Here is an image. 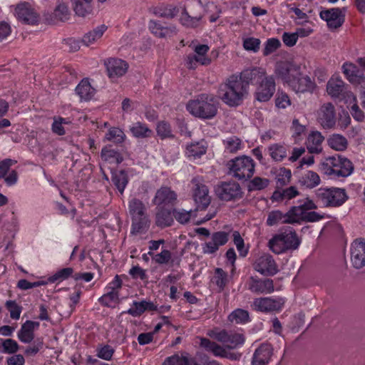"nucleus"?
<instances>
[{"instance_id":"obj_16","label":"nucleus","mask_w":365,"mask_h":365,"mask_svg":"<svg viewBox=\"0 0 365 365\" xmlns=\"http://www.w3.org/2000/svg\"><path fill=\"white\" fill-rule=\"evenodd\" d=\"M346 9L342 10L339 8L322 11L320 12L322 19L327 21L328 26L331 29H335L340 27L344 21V12Z\"/></svg>"},{"instance_id":"obj_40","label":"nucleus","mask_w":365,"mask_h":365,"mask_svg":"<svg viewBox=\"0 0 365 365\" xmlns=\"http://www.w3.org/2000/svg\"><path fill=\"white\" fill-rule=\"evenodd\" d=\"M112 182L120 194H123L128 182V178L124 170L112 172Z\"/></svg>"},{"instance_id":"obj_20","label":"nucleus","mask_w":365,"mask_h":365,"mask_svg":"<svg viewBox=\"0 0 365 365\" xmlns=\"http://www.w3.org/2000/svg\"><path fill=\"white\" fill-rule=\"evenodd\" d=\"M218 197L224 200H230L240 195V187L235 182H222L216 188Z\"/></svg>"},{"instance_id":"obj_49","label":"nucleus","mask_w":365,"mask_h":365,"mask_svg":"<svg viewBox=\"0 0 365 365\" xmlns=\"http://www.w3.org/2000/svg\"><path fill=\"white\" fill-rule=\"evenodd\" d=\"M69 123L70 120L68 118L55 117L51 125L52 132L58 135H63L66 133L65 125Z\"/></svg>"},{"instance_id":"obj_11","label":"nucleus","mask_w":365,"mask_h":365,"mask_svg":"<svg viewBox=\"0 0 365 365\" xmlns=\"http://www.w3.org/2000/svg\"><path fill=\"white\" fill-rule=\"evenodd\" d=\"M300 67L294 62L285 61L277 63L274 74L277 78L289 85L294 77L299 74Z\"/></svg>"},{"instance_id":"obj_48","label":"nucleus","mask_w":365,"mask_h":365,"mask_svg":"<svg viewBox=\"0 0 365 365\" xmlns=\"http://www.w3.org/2000/svg\"><path fill=\"white\" fill-rule=\"evenodd\" d=\"M292 172L289 169L280 168L276 172V181L277 186L283 187L290 182Z\"/></svg>"},{"instance_id":"obj_62","label":"nucleus","mask_w":365,"mask_h":365,"mask_svg":"<svg viewBox=\"0 0 365 365\" xmlns=\"http://www.w3.org/2000/svg\"><path fill=\"white\" fill-rule=\"evenodd\" d=\"M124 138H125V135H124L123 132L118 128H110L106 135V138L107 140H113L115 143L123 142L124 140Z\"/></svg>"},{"instance_id":"obj_54","label":"nucleus","mask_w":365,"mask_h":365,"mask_svg":"<svg viewBox=\"0 0 365 365\" xmlns=\"http://www.w3.org/2000/svg\"><path fill=\"white\" fill-rule=\"evenodd\" d=\"M2 349L0 351L6 354H14L19 349V345L16 341L11 339H0Z\"/></svg>"},{"instance_id":"obj_10","label":"nucleus","mask_w":365,"mask_h":365,"mask_svg":"<svg viewBox=\"0 0 365 365\" xmlns=\"http://www.w3.org/2000/svg\"><path fill=\"white\" fill-rule=\"evenodd\" d=\"M129 212L132 217L131 228H144L148 227L149 220L145 212L143 203L137 199H133L129 202Z\"/></svg>"},{"instance_id":"obj_41","label":"nucleus","mask_w":365,"mask_h":365,"mask_svg":"<svg viewBox=\"0 0 365 365\" xmlns=\"http://www.w3.org/2000/svg\"><path fill=\"white\" fill-rule=\"evenodd\" d=\"M193 50L195 54H193L199 61V64L202 66H207L211 63V59L208 57L207 53L210 48L206 44H198L194 46Z\"/></svg>"},{"instance_id":"obj_63","label":"nucleus","mask_w":365,"mask_h":365,"mask_svg":"<svg viewBox=\"0 0 365 365\" xmlns=\"http://www.w3.org/2000/svg\"><path fill=\"white\" fill-rule=\"evenodd\" d=\"M118 291L108 290L100 299L99 302L106 306H109L111 302H117L118 299Z\"/></svg>"},{"instance_id":"obj_32","label":"nucleus","mask_w":365,"mask_h":365,"mask_svg":"<svg viewBox=\"0 0 365 365\" xmlns=\"http://www.w3.org/2000/svg\"><path fill=\"white\" fill-rule=\"evenodd\" d=\"M267 152L273 161L279 163L287 158L288 148L284 144L272 143L267 147Z\"/></svg>"},{"instance_id":"obj_31","label":"nucleus","mask_w":365,"mask_h":365,"mask_svg":"<svg viewBox=\"0 0 365 365\" xmlns=\"http://www.w3.org/2000/svg\"><path fill=\"white\" fill-rule=\"evenodd\" d=\"M324 137L319 131H312L307 139V148L311 153H319L322 150Z\"/></svg>"},{"instance_id":"obj_36","label":"nucleus","mask_w":365,"mask_h":365,"mask_svg":"<svg viewBox=\"0 0 365 365\" xmlns=\"http://www.w3.org/2000/svg\"><path fill=\"white\" fill-rule=\"evenodd\" d=\"M76 92L81 100L89 101L93 97L95 89L87 79H83L76 86Z\"/></svg>"},{"instance_id":"obj_55","label":"nucleus","mask_w":365,"mask_h":365,"mask_svg":"<svg viewBox=\"0 0 365 365\" xmlns=\"http://www.w3.org/2000/svg\"><path fill=\"white\" fill-rule=\"evenodd\" d=\"M229 319L237 324L245 323L249 319V314L244 309H237L230 314Z\"/></svg>"},{"instance_id":"obj_18","label":"nucleus","mask_w":365,"mask_h":365,"mask_svg":"<svg viewBox=\"0 0 365 365\" xmlns=\"http://www.w3.org/2000/svg\"><path fill=\"white\" fill-rule=\"evenodd\" d=\"M248 289L255 294H269L274 289L272 279H261L255 277H250Z\"/></svg>"},{"instance_id":"obj_3","label":"nucleus","mask_w":365,"mask_h":365,"mask_svg":"<svg viewBox=\"0 0 365 365\" xmlns=\"http://www.w3.org/2000/svg\"><path fill=\"white\" fill-rule=\"evenodd\" d=\"M319 170L330 178L348 177L354 170L352 163L341 155L325 158L319 164Z\"/></svg>"},{"instance_id":"obj_19","label":"nucleus","mask_w":365,"mask_h":365,"mask_svg":"<svg viewBox=\"0 0 365 365\" xmlns=\"http://www.w3.org/2000/svg\"><path fill=\"white\" fill-rule=\"evenodd\" d=\"M198 210L187 211L185 210H177L174 211L173 215L175 218L182 225L188 222L189 221H192L194 225H199L202 224L205 221L210 220L215 214V212L213 211L212 213L207 215L206 218L196 219V212Z\"/></svg>"},{"instance_id":"obj_58","label":"nucleus","mask_w":365,"mask_h":365,"mask_svg":"<svg viewBox=\"0 0 365 365\" xmlns=\"http://www.w3.org/2000/svg\"><path fill=\"white\" fill-rule=\"evenodd\" d=\"M5 306L10 313V317L13 319H19L22 311V307L19 306L16 301H6Z\"/></svg>"},{"instance_id":"obj_61","label":"nucleus","mask_w":365,"mask_h":365,"mask_svg":"<svg viewBox=\"0 0 365 365\" xmlns=\"http://www.w3.org/2000/svg\"><path fill=\"white\" fill-rule=\"evenodd\" d=\"M73 272V269L71 267H66L61 269V270L56 272L53 276L48 278L50 282H54L56 281L64 280L70 277Z\"/></svg>"},{"instance_id":"obj_23","label":"nucleus","mask_w":365,"mask_h":365,"mask_svg":"<svg viewBox=\"0 0 365 365\" xmlns=\"http://www.w3.org/2000/svg\"><path fill=\"white\" fill-rule=\"evenodd\" d=\"M296 93L313 92L316 85L308 76L299 73L288 85Z\"/></svg>"},{"instance_id":"obj_53","label":"nucleus","mask_w":365,"mask_h":365,"mask_svg":"<svg viewBox=\"0 0 365 365\" xmlns=\"http://www.w3.org/2000/svg\"><path fill=\"white\" fill-rule=\"evenodd\" d=\"M280 41L277 38H268L264 43V47L262 51L264 56H267L276 51L281 46Z\"/></svg>"},{"instance_id":"obj_51","label":"nucleus","mask_w":365,"mask_h":365,"mask_svg":"<svg viewBox=\"0 0 365 365\" xmlns=\"http://www.w3.org/2000/svg\"><path fill=\"white\" fill-rule=\"evenodd\" d=\"M163 365H193V360H190L183 355L175 354L168 357L163 363Z\"/></svg>"},{"instance_id":"obj_15","label":"nucleus","mask_w":365,"mask_h":365,"mask_svg":"<svg viewBox=\"0 0 365 365\" xmlns=\"http://www.w3.org/2000/svg\"><path fill=\"white\" fill-rule=\"evenodd\" d=\"M254 268L265 276H273L278 272L277 264L269 254H264L259 257L255 262Z\"/></svg>"},{"instance_id":"obj_35","label":"nucleus","mask_w":365,"mask_h":365,"mask_svg":"<svg viewBox=\"0 0 365 365\" xmlns=\"http://www.w3.org/2000/svg\"><path fill=\"white\" fill-rule=\"evenodd\" d=\"M344 83L339 76H333L327 83V91L331 97H339L343 92Z\"/></svg>"},{"instance_id":"obj_2","label":"nucleus","mask_w":365,"mask_h":365,"mask_svg":"<svg viewBox=\"0 0 365 365\" xmlns=\"http://www.w3.org/2000/svg\"><path fill=\"white\" fill-rule=\"evenodd\" d=\"M186 108L195 117L202 119H211L217 113V104L213 95L202 93L190 101Z\"/></svg>"},{"instance_id":"obj_17","label":"nucleus","mask_w":365,"mask_h":365,"mask_svg":"<svg viewBox=\"0 0 365 365\" xmlns=\"http://www.w3.org/2000/svg\"><path fill=\"white\" fill-rule=\"evenodd\" d=\"M105 65L108 75L112 81L125 75L128 69V64L125 61L118 58L108 59Z\"/></svg>"},{"instance_id":"obj_8","label":"nucleus","mask_w":365,"mask_h":365,"mask_svg":"<svg viewBox=\"0 0 365 365\" xmlns=\"http://www.w3.org/2000/svg\"><path fill=\"white\" fill-rule=\"evenodd\" d=\"M207 335L222 343L229 349H236L245 342V336L242 334L228 331L225 329H212L207 332Z\"/></svg>"},{"instance_id":"obj_37","label":"nucleus","mask_w":365,"mask_h":365,"mask_svg":"<svg viewBox=\"0 0 365 365\" xmlns=\"http://www.w3.org/2000/svg\"><path fill=\"white\" fill-rule=\"evenodd\" d=\"M327 144L332 150L344 151L348 147V140L344 135L334 133L329 136Z\"/></svg>"},{"instance_id":"obj_34","label":"nucleus","mask_w":365,"mask_h":365,"mask_svg":"<svg viewBox=\"0 0 365 365\" xmlns=\"http://www.w3.org/2000/svg\"><path fill=\"white\" fill-rule=\"evenodd\" d=\"M107 29L108 27L104 24L98 26L83 36L82 43L87 46L96 43L101 38Z\"/></svg>"},{"instance_id":"obj_4","label":"nucleus","mask_w":365,"mask_h":365,"mask_svg":"<svg viewBox=\"0 0 365 365\" xmlns=\"http://www.w3.org/2000/svg\"><path fill=\"white\" fill-rule=\"evenodd\" d=\"M301 239L294 231L286 230L274 235L268 242V247L274 254L279 255L289 250H297Z\"/></svg>"},{"instance_id":"obj_13","label":"nucleus","mask_w":365,"mask_h":365,"mask_svg":"<svg viewBox=\"0 0 365 365\" xmlns=\"http://www.w3.org/2000/svg\"><path fill=\"white\" fill-rule=\"evenodd\" d=\"M284 304V299L281 297H260L254 300L252 307L256 311L270 312L279 311Z\"/></svg>"},{"instance_id":"obj_38","label":"nucleus","mask_w":365,"mask_h":365,"mask_svg":"<svg viewBox=\"0 0 365 365\" xmlns=\"http://www.w3.org/2000/svg\"><path fill=\"white\" fill-rule=\"evenodd\" d=\"M299 183L307 188H314L321 182L319 175L312 171L307 170L304 172L299 180Z\"/></svg>"},{"instance_id":"obj_64","label":"nucleus","mask_w":365,"mask_h":365,"mask_svg":"<svg viewBox=\"0 0 365 365\" xmlns=\"http://www.w3.org/2000/svg\"><path fill=\"white\" fill-rule=\"evenodd\" d=\"M55 18L61 21H65L69 15L68 9L64 4H58L53 12Z\"/></svg>"},{"instance_id":"obj_33","label":"nucleus","mask_w":365,"mask_h":365,"mask_svg":"<svg viewBox=\"0 0 365 365\" xmlns=\"http://www.w3.org/2000/svg\"><path fill=\"white\" fill-rule=\"evenodd\" d=\"M206 150V143L202 140L187 145L185 149V155L190 160H195L203 155Z\"/></svg>"},{"instance_id":"obj_44","label":"nucleus","mask_w":365,"mask_h":365,"mask_svg":"<svg viewBox=\"0 0 365 365\" xmlns=\"http://www.w3.org/2000/svg\"><path fill=\"white\" fill-rule=\"evenodd\" d=\"M281 224H287L286 213L280 210H273L269 212L267 218V226H277Z\"/></svg>"},{"instance_id":"obj_22","label":"nucleus","mask_w":365,"mask_h":365,"mask_svg":"<svg viewBox=\"0 0 365 365\" xmlns=\"http://www.w3.org/2000/svg\"><path fill=\"white\" fill-rule=\"evenodd\" d=\"M15 163L11 159H5L0 162V178L4 179L8 186L14 185L18 181L17 172L11 169Z\"/></svg>"},{"instance_id":"obj_29","label":"nucleus","mask_w":365,"mask_h":365,"mask_svg":"<svg viewBox=\"0 0 365 365\" xmlns=\"http://www.w3.org/2000/svg\"><path fill=\"white\" fill-rule=\"evenodd\" d=\"M39 327V322L27 320L18 332L19 339L24 343H30L34 338V330Z\"/></svg>"},{"instance_id":"obj_14","label":"nucleus","mask_w":365,"mask_h":365,"mask_svg":"<svg viewBox=\"0 0 365 365\" xmlns=\"http://www.w3.org/2000/svg\"><path fill=\"white\" fill-rule=\"evenodd\" d=\"M351 262L356 269L365 266V240L356 239L351 245Z\"/></svg>"},{"instance_id":"obj_56","label":"nucleus","mask_w":365,"mask_h":365,"mask_svg":"<svg viewBox=\"0 0 365 365\" xmlns=\"http://www.w3.org/2000/svg\"><path fill=\"white\" fill-rule=\"evenodd\" d=\"M261 41L257 38L248 37L243 40V48L248 51L257 53L260 46Z\"/></svg>"},{"instance_id":"obj_52","label":"nucleus","mask_w":365,"mask_h":365,"mask_svg":"<svg viewBox=\"0 0 365 365\" xmlns=\"http://www.w3.org/2000/svg\"><path fill=\"white\" fill-rule=\"evenodd\" d=\"M202 18V15L201 14L196 16H190L187 12H184L180 16V21L185 26L194 28L200 25Z\"/></svg>"},{"instance_id":"obj_24","label":"nucleus","mask_w":365,"mask_h":365,"mask_svg":"<svg viewBox=\"0 0 365 365\" xmlns=\"http://www.w3.org/2000/svg\"><path fill=\"white\" fill-rule=\"evenodd\" d=\"M318 120L324 128H329L334 125L335 113L331 103L324 104L318 111Z\"/></svg>"},{"instance_id":"obj_57","label":"nucleus","mask_w":365,"mask_h":365,"mask_svg":"<svg viewBox=\"0 0 365 365\" xmlns=\"http://www.w3.org/2000/svg\"><path fill=\"white\" fill-rule=\"evenodd\" d=\"M275 106L280 109H285L291 106L289 96L284 91H278L275 98Z\"/></svg>"},{"instance_id":"obj_7","label":"nucleus","mask_w":365,"mask_h":365,"mask_svg":"<svg viewBox=\"0 0 365 365\" xmlns=\"http://www.w3.org/2000/svg\"><path fill=\"white\" fill-rule=\"evenodd\" d=\"M287 224L301 225L303 222H315L328 217L317 212H304L299 205L292 206L285 212Z\"/></svg>"},{"instance_id":"obj_60","label":"nucleus","mask_w":365,"mask_h":365,"mask_svg":"<svg viewBox=\"0 0 365 365\" xmlns=\"http://www.w3.org/2000/svg\"><path fill=\"white\" fill-rule=\"evenodd\" d=\"M150 31L157 36L165 37L170 29L167 27H163L155 21H150L149 23Z\"/></svg>"},{"instance_id":"obj_45","label":"nucleus","mask_w":365,"mask_h":365,"mask_svg":"<svg viewBox=\"0 0 365 365\" xmlns=\"http://www.w3.org/2000/svg\"><path fill=\"white\" fill-rule=\"evenodd\" d=\"M130 130L133 136L138 138H148L153 133L145 124L140 122L133 123L130 126Z\"/></svg>"},{"instance_id":"obj_12","label":"nucleus","mask_w":365,"mask_h":365,"mask_svg":"<svg viewBox=\"0 0 365 365\" xmlns=\"http://www.w3.org/2000/svg\"><path fill=\"white\" fill-rule=\"evenodd\" d=\"M276 90L274 78L272 76L264 77L259 83L255 93L257 101L259 102H267L271 99Z\"/></svg>"},{"instance_id":"obj_43","label":"nucleus","mask_w":365,"mask_h":365,"mask_svg":"<svg viewBox=\"0 0 365 365\" xmlns=\"http://www.w3.org/2000/svg\"><path fill=\"white\" fill-rule=\"evenodd\" d=\"M200 346L205 350L212 352L216 356L225 354V349L224 347L208 339L202 338L200 340Z\"/></svg>"},{"instance_id":"obj_30","label":"nucleus","mask_w":365,"mask_h":365,"mask_svg":"<svg viewBox=\"0 0 365 365\" xmlns=\"http://www.w3.org/2000/svg\"><path fill=\"white\" fill-rule=\"evenodd\" d=\"M228 240L227 234L225 232H215L212 237V241L206 242L204 252L212 254L215 252L220 246L225 245Z\"/></svg>"},{"instance_id":"obj_42","label":"nucleus","mask_w":365,"mask_h":365,"mask_svg":"<svg viewBox=\"0 0 365 365\" xmlns=\"http://www.w3.org/2000/svg\"><path fill=\"white\" fill-rule=\"evenodd\" d=\"M156 225L159 227H170L173 222V215L169 209H158L156 213Z\"/></svg>"},{"instance_id":"obj_59","label":"nucleus","mask_w":365,"mask_h":365,"mask_svg":"<svg viewBox=\"0 0 365 365\" xmlns=\"http://www.w3.org/2000/svg\"><path fill=\"white\" fill-rule=\"evenodd\" d=\"M269 180L260 177L254 178L249 183L250 190H259L265 188L269 185Z\"/></svg>"},{"instance_id":"obj_28","label":"nucleus","mask_w":365,"mask_h":365,"mask_svg":"<svg viewBox=\"0 0 365 365\" xmlns=\"http://www.w3.org/2000/svg\"><path fill=\"white\" fill-rule=\"evenodd\" d=\"M238 75L241 77V81L247 86L249 83L260 82L264 77H267L265 71L262 68L246 69Z\"/></svg>"},{"instance_id":"obj_47","label":"nucleus","mask_w":365,"mask_h":365,"mask_svg":"<svg viewBox=\"0 0 365 365\" xmlns=\"http://www.w3.org/2000/svg\"><path fill=\"white\" fill-rule=\"evenodd\" d=\"M225 151L230 153H234L240 150L242 147V140L236 136H230L223 140Z\"/></svg>"},{"instance_id":"obj_46","label":"nucleus","mask_w":365,"mask_h":365,"mask_svg":"<svg viewBox=\"0 0 365 365\" xmlns=\"http://www.w3.org/2000/svg\"><path fill=\"white\" fill-rule=\"evenodd\" d=\"M101 158L109 163L119 164L123 161V157L116 150L110 148H104L101 151Z\"/></svg>"},{"instance_id":"obj_21","label":"nucleus","mask_w":365,"mask_h":365,"mask_svg":"<svg viewBox=\"0 0 365 365\" xmlns=\"http://www.w3.org/2000/svg\"><path fill=\"white\" fill-rule=\"evenodd\" d=\"M177 195L169 187H163L159 189L155 196L154 203L158 209H164L165 207H171L176 200Z\"/></svg>"},{"instance_id":"obj_25","label":"nucleus","mask_w":365,"mask_h":365,"mask_svg":"<svg viewBox=\"0 0 365 365\" xmlns=\"http://www.w3.org/2000/svg\"><path fill=\"white\" fill-rule=\"evenodd\" d=\"M272 354L273 348L270 344H261L253 354L252 365H267Z\"/></svg>"},{"instance_id":"obj_5","label":"nucleus","mask_w":365,"mask_h":365,"mask_svg":"<svg viewBox=\"0 0 365 365\" xmlns=\"http://www.w3.org/2000/svg\"><path fill=\"white\" fill-rule=\"evenodd\" d=\"M255 165L254 160L245 155L235 157L227 163L229 174L239 180L245 181L253 176Z\"/></svg>"},{"instance_id":"obj_26","label":"nucleus","mask_w":365,"mask_h":365,"mask_svg":"<svg viewBox=\"0 0 365 365\" xmlns=\"http://www.w3.org/2000/svg\"><path fill=\"white\" fill-rule=\"evenodd\" d=\"M342 71L347 80L354 84L365 82V76L362 71L353 63L346 62L342 65Z\"/></svg>"},{"instance_id":"obj_39","label":"nucleus","mask_w":365,"mask_h":365,"mask_svg":"<svg viewBox=\"0 0 365 365\" xmlns=\"http://www.w3.org/2000/svg\"><path fill=\"white\" fill-rule=\"evenodd\" d=\"M157 307L150 302H133V307L127 312L133 317L140 316L145 310H155Z\"/></svg>"},{"instance_id":"obj_27","label":"nucleus","mask_w":365,"mask_h":365,"mask_svg":"<svg viewBox=\"0 0 365 365\" xmlns=\"http://www.w3.org/2000/svg\"><path fill=\"white\" fill-rule=\"evenodd\" d=\"M15 15L19 20L29 24L37 21V16L28 3L19 4L15 9Z\"/></svg>"},{"instance_id":"obj_50","label":"nucleus","mask_w":365,"mask_h":365,"mask_svg":"<svg viewBox=\"0 0 365 365\" xmlns=\"http://www.w3.org/2000/svg\"><path fill=\"white\" fill-rule=\"evenodd\" d=\"M292 137L294 140H300L306 131V126L301 124L298 119H293L290 126Z\"/></svg>"},{"instance_id":"obj_1","label":"nucleus","mask_w":365,"mask_h":365,"mask_svg":"<svg viewBox=\"0 0 365 365\" xmlns=\"http://www.w3.org/2000/svg\"><path fill=\"white\" fill-rule=\"evenodd\" d=\"M249 93L248 86L241 81L238 74L227 77L217 90L218 98L230 107L241 105Z\"/></svg>"},{"instance_id":"obj_9","label":"nucleus","mask_w":365,"mask_h":365,"mask_svg":"<svg viewBox=\"0 0 365 365\" xmlns=\"http://www.w3.org/2000/svg\"><path fill=\"white\" fill-rule=\"evenodd\" d=\"M193 198L197 205V210L205 209L210 203V197L207 186L202 178L195 177L191 181Z\"/></svg>"},{"instance_id":"obj_6","label":"nucleus","mask_w":365,"mask_h":365,"mask_svg":"<svg viewBox=\"0 0 365 365\" xmlns=\"http://www.w3.org/2000/svg\"><path fill=\"white\" fill-rule=\"evenodd\" d=\"M316 197L326 207H339L349 198L345 189L336 187H320L316 191Z\"/></svg>"}]
</instances>
